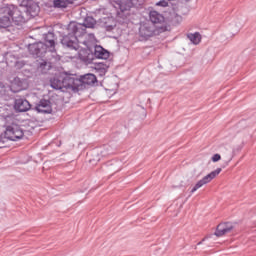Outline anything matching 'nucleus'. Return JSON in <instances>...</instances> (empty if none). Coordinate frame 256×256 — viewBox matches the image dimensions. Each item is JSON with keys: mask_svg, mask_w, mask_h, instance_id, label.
Returning a JSON list of instances; mask_svg holds the SVG:
<instances>
[{"mask_svg": "<svg viewBox=\"0 0 256 256\" xmlns=\"http://www.w3.org/2000/svg\"><path fill=\"white\" fill-rule=\"evenodd\" d=\"M68 31H70V33L64 36L61 40L63 47L74 49V51H79V43L77 42V37H83V35H87L86 26L81 23L71 22L68 25Z\"/></svg>", "mask_w": 256, "mask_h": 256, "instance_id": "obj_1", "label": "nucleus"}, {"mask_svg": "<svg viewBox=\"0 0 256 256\" xmlns=\"http://www.w3.org/2000/svg\"><path fill=\"white\" fill-rule=\"evenodd\" d=\"M3 15H0V28L7 29V27H11V23H15L16 25H21L25 23V17L21 14L19 9L15 8L14 5H7L1 9Z\"/></svg>", "mask_w": 256, "mask_h": 256, "instance_id": "obj_2", "label": "nucleus"}, {"mask_svg": "<svg viewBox=\"0 0 256 256\" xmlns=\"http://www.w3.org/2000/svg\"><path fill=\"white\" fill-rule=\"evenodd\" d=\"M47 50L51 53L55 51V34L53 32H48L45 35V43L37 42L28 46L29 53L34 57H43Z\"/></svg>", "mask_w": 256, "mask_h": 256, "instance_id": "obj_3", "label": "nucleus"}, {"mask_svg": "<svg viewBox=\"0 0 256 256\" xmlns=\"http://www.w3.org/2000/svg\"><path fill=\"white\" fill-rule=\"evenodd\" d=\"M161 29V26H156L155 24L146 22L144 24H141L139 29V35L141 39L147 41V39H150V37H155V35H159V33H161Z\"/></svg>", "mask_w": 256, "mask_h": 256, "instance_id": "obj_4", "label": "nucleus"}, {"mask_svg": "<svg viewBox=\"0 0 256 256\" xmlns=\"http://www.w3.org/2000/svg\"><path fill=\"white\" fill-rule=\"evenodd\" d=\"M63 83L64 89H70L74 93L81 91V80L73 74L63 73Z\"/></svg>", "mask_w": 256, "mask_h": 256, "instance_id": "obj_5", "label": "nucleus"}, {"mask_svg": "<svg viewBox=\"0 0 256 256\" xmlns=\"http://www.w3.org/2000/svg\"><path fill=\"white\" fill-rule=\"evenodd\" d=\"M23 135V129L17 124L7 126L4 132V137L9 141H19V139H23Z\"/></svg>", "mask_w": 256, "mask_h": 256, "instance_id": "obj_6", "label": "nucleus"}, {"mask_svg": "<svg viewBox=\"0 0 256 256\" xmlns=\"http://www.w3.org/2000/svg\"><path fill=\"white\" fill-rule=\"evenodd\" d=\"M222 169L221 168H217L216 170L210 172L209 174H207L206 176H204L201 180H199L195 186L192 188L191 193H195V191L201 189V187H203V185H207V183H211L213 181V179H215V177H217V175H219V173H221Z\"/></svg>", "mask_w": 256, "mask_h": 256, "instance_id": "obj_7", "label": "nucleus"}, {"mask_svg": "<svg viewBox=\"0 0 256 256\" xmlns=\"http://www.w3.org/2000/svg\"><path fill=\"white\" fill-rule=\"evenodd\" d=\"M150 24L155 25L156 27H161L163 31V23H165V16L157 11H151L149 13Z\"/></svg>", "mask_w": 256, "mask_h": 256, "instance_id": "obj_8", "label": "nucleus"}, {"mask_svg": "<svg viewBox=\"0 0 256 256\" xmlns=\"http://www.w3.org/2000/svg\"><path fill=\"white\" fill-rule=\"evenodd\" d=\"M35 111L38 113L49 114L53 112V107L51 106V101L49 100H40L39 103L35 106Z\"/></svg>", "mask_w": 256, "mask_h": 256, "instance_id": "obj_9", "label": "nucleus"}, {"mask_svg": "<svg viewBox=\"0 0 256 256\" xmlns=\"http://www.w3.org/2000/svg\"><path fill=\"white\" fill-rule=\"evenodd\" d=\"M233 231V224L230 222L221 223L217 226L215 235L216 237H223V235H227V233H231Z\"/></svg>", "mask_w": 256, "mask_h": 256, "instance_id": "obj_10", "label": "nucleus"}, {"mask_svg": "<svg viewBox=\"0 0 256 256\" xmlns=\"http://www.w3.org/2000/svg\"><path fill=\"white\" fill-rule=\"evenodd\" d=\"M14 108L20 113H25L26 111H29V109H31V103H29L27 99L18 98L15 100Z\"/></svg>", "mask_w": 256, "mask_h": 256, "instance_id": "obj_11", "label": "nucleus"}, {"mask_svg": "<svg viewBox=\"0 0 256 256\" xmlns=\"http://www.w3.org/2000/svg\"><path fill=\"white\" fill-rule=\"evenodd\" d=\"M80 82L81 89H83L84 85H95V83H97V76H95L94 74H86L81 77Z\"/></svg>", "mask_w": 256, "mask_h": 256, "instance_id": "obj_12", "label": "nucleus"}, {"mask_svg": "<svg viewBox=\"0 0 256 256\" xmlns=\"http://www.w3.org/2000/svg\"><path fill=\"white\" fill-rule=\"evenodd\" d=\"M52 89H64L63 73L50 80Z\"/></svg>", "mask_w": 256, "mask_h": 256, "instance_id": "obj_13", "label": "nucleus"}, {"mask_svg": "<svg viewBox=\"0 0 256 256\" xmlns=\"http://www.w3.org/2000/svg\"><path fill=\"white\" fill-rule=\"evenodd\" d=\"M94 56L96 59H109V51L105 50L102 46H95Z\"/></svg>", "mask_w": 256, "mask_h": 256, "instance_id": "obj_14", "label": "nucleus"}, {"mask_svg": "<svg viewBox=\"0 0 256 256\" xmlns=\"http://www.w3.org/2000/svg\"><path fill=\"white\" fill-rule=\"evenodd\" d=\"M137 1L139 0H122L119 4L120 10L121 11H129L131 7H135L137 5Z\"/></svg>", "mask_w": 256, "mask_h": 256, "instance_id": "obj_15", "label": "nucleus"}, {"mask_svg": "<svg viewBox=\"0 0 256 256\" xmlns=\"http://www.w3.org/2000/svg\"><path fill=\"white\" fill-rule=\"evenodd\" d=\"M70 0H53L54 9H67L71 5Z\"/></svg>", "mask_w": 256, "mask_h": 256, "instance_id": "obj_16", "label": "nucleus"}, {"mask_svg": "<svg viewBox=\"0 0 256 256\" xmlns=\"http://www.w3.org/2000/svg\"><path fill=\"white\" fill-rule=\"evenodd\" d=\"M116 25L117 23L115 22V19L113 18L104 19V29H106V31H113Z\"/></svg>", "mask_w": 256, "mask_h": 256, "instance_id": "obj_17", "label": "nucleus"}, {"mask_svg": "<svg viewBox=\"0 0 256 256\" xmlns=\"http://www.w3.org/2000/svg\"><path fill=\"white\" fill-rule=\"evenodd\" d=\"M187 38L193 45H199V43H201V34H199V32L188 34Z\"/></svg>", "mask_w": 256, "mask_h": 256, "instance_id": "obj_18", "label": "nucleus"}, {"mask_svg": "<svg viewBox=\"0 0 256 256\" xmlns=\"http://www.w3.org/2000/svg\"><path fill=\"white\" fill-rule=\"evenodd\" d=\"M82 25H84L86 29H93V27H95V19H93V17H87Z\"/></svg>", "mask_w": 256, "mask_h": 256, "instance_id": "obj_19", "label": "nucleus"}, {"mask_svg": "<svg viewBox=\"0 0 256 256\" xmlns=\"http://www.w3.org/2000/svg\"><path fill=\"white\" fill-rule=\"evenodd\" d=\"M96 71H98L99 74H100L101 76H103V75H105V73H107V66H105V65H98V66L96 67Z\"/></svg>", "mask_w": 256, "mask_h": 256, "instance_id": "obj_20", "label": "nucleus"}, {"mask_svg": "<svg viewBox=\"0 0 256 256\" xmlns=\"http://www.w3.org/2000/svg\"><path fill=\"white\" fill-rule=\"evenodd\" d=\"M78 56H79V59H81L82 61H87V51L80 50L78 52Z\"/></svg>", "mask_w": 256, "mask_h": 256, "instance_id": "obj_21", "label": "nucleus"}, {"mask_svg": "<svg viewBox=\"0 0 256 256\" xmlns=\"http://www.w3.org/2000/svg\"><path fill=\"white\" fill-rule=\"evenodd\" d=\"M217 39L220 43H225L227 41V36H225V34H221Z\"/></svg>", "mask_w": 256, "mask_h": 256, "instance_id": "obj_22", "label": "nucleus"}, {"mask_svg": "<svg viewBox=\"0 0 256 256\" xmlns=\"http://www.w3.org/2000/svg\"><path fill=\"white\" fill-rule=\"evenodd\" d=\"M213 163H217V161H221V155L220 154H214L212 156Z\"/></svg>", "mask_w": 256, "mask_h": 256, "instance_id": "obj_23", "label": "nucleus"}, {"mask_svg": "<svg viewBox=\"0 0 256 256\" xmlns=\"http://www.w3.org/2000/svg\"><path fill=\"white\" fill-rule=\"evenodd\" d=\"M156 5L158 7H167V5H169V3H167V1H165V0H162V1H159L158 3H156Z\"/></svg>", "mask_w": 256, "mask_h": 256, "instance_id": "obj_24", "label": "nucleus"}, {"mask_svg": "<svg viewBox=\"0 0 256 256\" xmlns=\"http://www.w3.org/2000/svg\"><path fill=\"white\" fill-rule=\"evenodd\" d=\"M203 244V241L199 242L198 245H202Z\"/></svg>", "mask_w": 256, "mask_h": 256, "instance_id": "obj_25", "label": "nucleus"}, {"mask_svg": "<svg viewBox=\"0 0 256 256\" xmlns=\"http://www.w3.org/2000/svg\"><path fill=\"white\" fill-rule=\"evenodd\" d=\"M207 239V237L206 238H204L202 241H205Z\"/></svg>", "mask_w": 256, "mask_h": 256, "instance_id": "obj_26", "label": "nucleus"}, {"mask_svg": "<svg viewBox=\"0 0 256 256\" xmlns=\"http://www.w3.org/2000/svg\"><path fill=\"white\" fill-rule=\"evenodd\" d=\"M90 36L95 37L93 34H91Z\"/></svg>", "mask_w": 256, "mask_h": 256, "instance_id": "obj_27", "label": "nucleus"}]
</instances>
